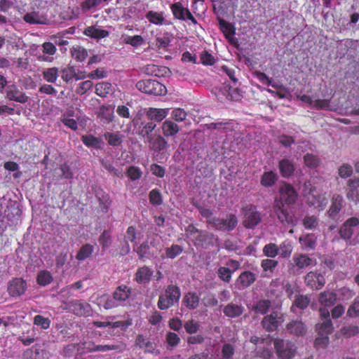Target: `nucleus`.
<instances>
[{
	"mask_svg": "<svg viewBox=\"0 0 359 359\" xmlns=\"http://www.w3.org/2000/svg\"><path fill=\"white\" fill-rule=\"evenodd\" d=\"M131 295V288L122 285L116 288L112 297L102 295L97 298V304L105 309H111L126 304Z\"/></svg>",
	"mask_w": 359,
	"mask_h": 359,
	"instance_id": "nucleus-1",
	"label": "nucleus"
},
{
	"mask_svg": "<svg viewBox=\"0 0 359 359\" xmlns=\"http://www.w3.org/2000/svg\"><path fill=\"white\" fill-rule=\"evenodd\" d=\"M181 297L180 287L173 284L168 285L163 292L159 294L157 306L160 310H168L175 304H178Z\"/></svg>",
	"mask_w": 359,
	"mask_h": 359,
	"instance_id": "nucleus-2",
	"label": "nucleus"
},
{
	"mask_svg": "<svg viewBox=\"0 0 359 359\" xmlns=\"http://www.w3.org/2000/svg\"><path fill=\"white\" fill-rule=\"evenodd\" d=\"M187 231L192 237L194 245L203 248H208L214 245V235L206 231H202L196 229L192 225H189Z\"/></svg>",
	"mask_w": 359,
	"mask_h": 359,
	"instance_id": "nucleus-3",
	"label": "nucleus"
},
{
	"mask_svg": "<svg viewBox=\"0 0 359 359\" xmlns=\"http://www.w3.org/2000/svg\"><path fill=\"white\" fill-rule=\"evenodd\" d=\"M135 86L140 91L152 95H163L166 93V88L154 79H144L136 83Z\"/></svg>",
	"mask_w": 359,
	"mask_h": 359,
	"instance_id": "nucleus-4",
	"label": "nucleus"
},
{
	"mask_svg": "<svg viewBox=\"0 0 359 359\" xmlns=\"http://www.w3.org/2000/svg\"><path fill=\"white\" fill-rule=\"evenodd\" d=\"M243 226L247 229L255 228L262 221L261 213L254 205H247L242 208Z\"/></svg>",
	"mask_w": 359,
	"mask_h": 359,
	"instance_id": "nucleus-5",
	"label": "nucleus"
},
{
	"mask_svg": "<svg viewBox=\"0 0 359 359\" xmlns=\"http://www.w3.org/2000/svg\"><path fill=\"white\" fill-rule=\"evenodd\" d=\"M273 211L276 214L278 219L282 224H291L294 226L297 222V219L289 210L288 207L280 200L276 199L273 205Z\"/></svg>",
	"mask_w": 359,
	"mask_h": 359,
	"instance_id": "nucleus-6",
	"label": "nucleus"
},
{
	"mask_svg": "<svg viewBox=\"0 0 359 359\" xmlns=\"http://www.w3.org/2000/svg\"><path fill=\"white\" fill-rule=\"evenodd\" d=\"M274 346L281 359H291L296 354L297 347L292 341L277 339L274 341Z\"/></svg>",
	"mask_w": 359,
	"mask_h": 359,
	"instance_id": "nucleus-7",
	"label": "nucleus"
},
{
	"mask_svg": "<svg viewBox=\"0 0 359 359\" xmlns=\"http://www.w3.org/2000/svg\"><path fill=\"white\" fill-rule=\"evenodd\" d=\"M212 227L217 231H233L238 224V219L234 214H227L225 218L216 217L213 219Z\"/></svg>",
	"mask_w": 359,
	"mask_h": 359,
	"instance_id": "nucleus-8",
	"label": "nucleus"
},
{
	"mask_svg": "<svg viewBox=\"0 0 359 359\" xmlns=\"http://www.w3.org/2000/svg\"><path fill=\"white\" fill-rule=\"evenodd\" d=\"M170 10L175 19L182 21L190 20L194 25L198 24L196 19L191 14L189 8L184 6L181 2L171 4Z\"/></svg>",
	"mask_w": 359,
	"mask_h": 359,
	"instance_id": "nucleus-9",
	"label": "nucleus"
},
{
	"mask_svg": "<svg viewBox=\"0 0 359 359\" xmlns=\"http://www.w3.org/2000/svg\"><path fill=\"white\" fill-rule=\"evenodd\" d=\"M284 318L282 313L273 311L266 315L262 320V325L267 332H273L283 323Z\"/></svg>",
	"mask_w": 359,
	"mask_h": 359,
	"instance_id": "nucleus-10",
	"label": "nucleus"
},
{
	"mask_svg": "<svg viewBox=\"0 0 359 359\" xmlns=\"http://www.w3.org/2000/svg\"><path fill=\"white\" fill-rule=\"evenodd\" d=\"M319 312L323 322L316 325V330L320 335L329 334L333 330V325L330 318V311L325 308H320Z\"/></svg>",
	"mask_w": 359,
	"mask_h": 359,
	"instance_id": "nucleus-11",
	"label": "nucleus"
},
{
	"mask_svg": "<svg viewBox=\"0 0 359 359\" xmlns=\"http://www.w3.org/2000/svg\"><path fill=\"white\" fill-rule=\"evenodd\" d=\"M306 285L312 290H320L325 284V278L318 271H310L304 277Z\"/></svg>",
	"mask_w": 359,
	"mask_h": 359,
	"instance_id": "nucleus-12",
	"label": "nucleus"
},
{
	"mask_svg": "<svg viewBox=\"0 0 359 359\" xmlns=\"http://www.w3.org/2000/svg\"><path fill=\"white\" fill-rule=\"evenodd\" d=\"M313 259L306 254L295 253L290 263V270H302L313 265Z\"/></svg>",
	"mask_w": 359,
	"mask_h": 359,
	"instance_id": "nucleus-13",
	"label": "nucleus"
},
{
	"mask_svg": "<svg viewBox=\"0 0 359 359\" xmlns=\"http://www.w3.org/2000/svg\"><path fill=\"white\" fill-rule=\"evenodd\" d=\"M135 344L142 349L144 353H152L155 355L160 353L159 350L157 349L156 344L142 334H138L136 337Z\"/></svg>",
	"mask_w": 359,
	"mask_h": 359,
	"instance_id": "nucleus-14",
	"label": "nucleus"
},
{
	"mask_svg": "<svg viewBox=\"0 0 359 359\" xmlns=\"http://www.w3.org/2000/svg\"><path fill=\"white\" fill-rule=\"evenodd\" d=\"M69 307L72 312L79 316H89L92 313L90 305L80 300L74 299L70 301Z\"/></svg>",
	"mask_w": 359,
	"mask_h": 359,
	"instance_id": "nucleus-15",
	"label": "nucleus"
},
{
	"mask_svg": "<svg viewBox=\"0 0 359 359\" xmlns=\"http://www.w3.org/2000/svg\"><path fill=\"white\" fill-rule=\"evenodd\" d=\"M285 331L296 337H303L306 334L307 327L302 320H292L286 325Z\"/></svg>",
	"mask_w": 359,
	"mask_h": 359,
	"instance_id": "nucleus-16",
	"label": "nucleus"
},
{
	"mask_svg": "<svg viewBox=\"0 0 359 359\" xmlns=\"http://www.w3.org/2000/svg\"><path fill=\"white\" fill-rule=\"evenodd\" d=\"M27 290L26 282L20 278H15L9 282L8 292L12 297H18L23 294Z\"/></svg>",
	"mask_w": 359,
	"mask_h": 359,
	"instance_id": "nucleus-17",
	"label": "nucleus"
},
{
	"mask_svg": "<svg viewBox=\"0 0 359 359\" xmlns=\"http://www.w3.org/2000/svg\"><path fill=\"white\" fill-rule=\"evenodd\" d=\"M359 225V219L357 217H353L348 219L340 227L339 233L341 238L348 240L351 238L353 230V227Z\"/></svg>",
	"mask_w": 359,
	"mask_h": 359,
	"instance_id": "nucleus-18",
	"label": "nucleus"
},
{
	"mask_svg": "<svg viewBox=\"0 0 359 359\" xmlns=\"http://www.w3.org/2000/svg\"><path fill=\"white\" fill-rule=\"evenodd\" d=\"M306 203L310 207H313L318 211H321L327 206L328 199L325 194H321L316 191L313 195L309 196Z\"/></svg>",
	"mask_w": 359,
	"mask_h": 359,
	"instance_id": "nucleus-19",
	"label": "nucleus"
},
{
	"mask_svg": "<svg viewBox=\"0 0 359 359\" xmlns=\"http://www.w3.org/2000/svg\"><path fill=\"white\" fill-rule=\"evenodd\" d=\"M154 271L147 266L139 267L135 273L134 280L139 284L146 285L150 282Z\"/></svg>",
	"mask_w": 359,
	"mask_h": 359,
	"instance_id": "nucleus-20",
	"label": "nucleus"
},
{
	"mask_svg": "<svg viewBox=\"0 0 359 359\" xmlns=\"http://www.w3.org/2000/svg\"><path fill=\"white\" fill-rule=\"evenodd\" d=\"M280 198L284 203L293 204L297 199V194L294 189L290 184L283 185L280 191Z\"/></svg>",
	"mask_w": 359,
	"mask_h": 359,
	"instance_id": "nucleus-21",
	"label": "nucleus"
},
{
	"mask_svg": "<svg viewBox=\"0 0 359 359\" xmlns=\"http://www.w3.org/2000/svg\"><path fill=\"white\" fill-rule=\"evenodd\" d=\"M343 206V197L339 194L334 195L332 198L331 205L327 212V216L331 219H335Z\"/></svg>",
	"mask_w": 359,
	"mask_h": 359,
	"instance_id": "nucleus-22",
	"label": "nucleus"
},
{
	"mask_svg": "<svg viewBox=\"0 0 359 359\" xmlns=\"http://www.w3.org/2000/svg\"><path fill=\"white\" fill-rule=\"evenodd\" d=\"M6 97L10 100L20 103H25L28 101V97L20 92L15 85H10L6 88Z\"/></svg>",
	"mask_w": 359,
	"mask_h": 359,
	"instance_id": "nucleus-23",
	"label": "nucleus"
},
{
	"mask_svg": "<svg viewBox=\"0 0 359 359\" xmlns=\"http://www.w3.org/2000/svg\"><path fill=\"white\" fill-rule=\"evenodd\" d=\"M299 242L303 250H312L316 248L317 237L313 233H306L299 237Z\"/></svg>",
	"mask_w": 359,
	"mask_h": 359,
	"instance_id": "nucleus-24",
	"label": "nucleus"
},
{
	"mask_svg": "<svg viewBox=\"0 0 359 359\" xmlns=\"http://www.w3.org/2000/svg\"><path fill=\"white\" fill-rule=\"evenodd\" d=\"M133 250L136 252L139 258L141 259H151L156 254L154 250H151L148 241L143 242L137 248H134Z\"/></svg>",
	"mask_w": 359,
	"mask_h": 359,
	"instance_id": "nucleus-25",
	"label": "nucleus"
},
{
	"mask_svg": "<svg viewBox=\"0 0 359 359\" xmlns=\"http://www.w3.org/2000/svg\"><path fill=\"white\" fill-rule=\"evenodd\" d=\"M244 311V307L241 304L231 302L226 305L223 309L224 314L231 318L240 316Z\"/></svg>",
	"mask_w": 359,
	"mask_h": 359,
	"instance_id": "nucleus-26",
	"label": "nucleus"
},
{
	"mask_svg": "<svg viewBox=\"0 0 359 359\" xmlns=\"http://www.w3.org/2000/svg\"><path fill=\"white\" fill-rule=\"evenodd\" d=\"M256 280V276L250 271H244L240 274L237 278V284L240 288H247Z\"/></svg>",
	"mask_w": 359,
	"mask_h": 359,
	"instance_id": "nucleus-27",
	"label": "nucleus"
},
{
	"mask_svg": "<svg viewBox=\"0 0 359 359\" xmlns=\"http://www.w3.org/2000/svg\"><path fill=\"white\" fill-rule=\"evenodd\" d=\"M168 109L149 108L146 116L151 122H161L168 115Z\"/></svg>",
	"mask_w": 359,
	"mask_h": 359,
	"instance_id": "nucleus-28",
	"label": "nucleus"
},
{
	"mask_svg": "<svg viewBox=\"0 0 359 359\" xmlns=\"http://www.w3.org/2000/svg\"><path fill=\"white\" fill-rule=\"evenodd\" d=\"M23 20L27 23L37 25H46L48 21L45 15L36 11L25 14Z\"/></svg>",
	"mask_w": 359,
	"mask_h": 359,
	"instance_id": "nucleus-29",
	"label": "nucleus"
},
{
	"mask_svg": "<svg viewBox=\"0 0 359 359\" xmlns=\"http://www.w3.org/2000/svg\"><path fill=\"white\" fill-rule=\"evenodd\" d=\"M199 302L200 298L195 292H188L182 299V304L190 310L196 309L199 305Z\"/></svg>",
	"mask_w": 359,
	"mask_h": 359,
	"instance_id": "nucleus-30",
	"label": "nucleus"
},
{
	"mask_svg": "<svg viewBox=\"0 0 359 359\" xmlns=\"http://www.w3.org/2000/svg\"><path fill=\"white\" fill-rule=\"evenodd\" d=\"M180 130V127L173 121L167 119L162 124L163 135L166 137L175 136Z\"/></svg>",
	"mask_w": 359,
	"mask_h": 359,
	"instance_id": "nucleus-31",
	"label": "nucleus"
},
{
	"mask_svg": "<svg viewBox=\"0 0 359 359\" xmlns=\"http://www.w3.org/2000/svg\"><path fill=\"white\" fill-rule=\"evenodd\" d=\"M146 18L148 21L152 24L156 25H170V22H167V20L164 18L163 14L162 12H156L154 11H149L146 14Z\"/></svg>",
	"mask_w": 359,
	"mask_h": 359,
	"instance_id": "nucleus-32",
	"label": "nucleus"
},
{
	"mask_svg": "<svg viewBox=\"0 0 359 359\" xmlns=\"http://www.w3.org/2000/svg\"><path fill=\"white\" fill-rule=\"evenodd\" d=\"M350 187L346 196L354 202H359V179H352L348 181Z\"/></svg>",
	"mask_w": 359,
	"mask_h": 359,
	"instance_id": "nucleus-33",
	"label": "nucleus"
},
{
	"mask_svg": "<svg viewBox=\"0 0 359 359\" xmlns=\"http://www.w3.org/2000/svg\"><path fill=\"white\" fill-rule=\"evenodd\" d=\"M278 262L273 259H264L261 262V267L263 271L265 273L263 276L270 277L273 273L274 270L277 267Z\"/></svg>",
	"mask_w": 359,
	"mask_h": 359,
	"instance_id": "nucleus-34",
	"label": "nucleus"
},
{
	"mask_svg": "<svg viewBox=\"0 0 359 359\" xmlns=\"http://www.w3.org/2000/svg\"><path fill=\"white\" fill-rule=\"evenodd\" d=\"M104 137L108 144L113 147H118L121 144L124 135L120 133L107 132L104 134Z\"/></svg>",
	"mask_w": 359,
	"mask_h": 359,
	"instance_id": "nucleus-35",
	"label": "nucleus"
},
{
	"mask_svg": "<svg viewBox=\"0 0 359 359\" xmlns=\"http://www.w3.org/2000/svg\"><path fill=\"white\" fill-rule=\"evenodd\" d=\"M144 72L148 75L161 76L165 75L167 72H169V69L165 67H158L151 64L144 67Z\"/></svg>",
	"mask_w": 359,
	"mask_h": 359,
	"instance_id": "nucleus-36",
	"label": "nucleus"
},
{
	"mask_svg": "<svg viewBox=\"0 0 359 359\" xmlns=\"http://www.w3.org/2000/svg\"><path fill=\"white\" fill-rule=\"evenodd\" d=\"M271 307V302L269 299H260L252 306V310L257 314H266Z\"/></svg>",
	"mask_w": 359,
	"mask_h": 359,
	"instance_id": "nucleus-37",
	"label": "nucleus"
},
{
	"mask_svg": "<svg viewBox=\"0 0 359 359\" xmlns=\"http://www.w3.org/2000/svg\"><path fill=\"white\" fill-rule=\"evenodd\" d=\"M212 93H214L219 102H225L226 101H229V86L224 83L219 88L216 87L213 88Z\"/></svg>",
	"mask_w": 359,
	"mask_h": 359,
	"instance_id": "nucleus-38",
	"label": "nucleus"
},
{
	"mask_svg": "<svg viewBox=\"0 0 359 359\" xmlns=\"http://www.w3.org/2000/svg\"><path fill=\"white\" fill-rule=\"evenodd\" d=\"M279 167L284 177H289L294 170L293 163L288 158H283L279 163Z\"/></svg>",
	"mask_w": 359,
	"mask_h": 359,
	"instance_id": "nucleus-39",
	"label": "nucleus"
},
{
	"mask_svg": "<svg viewBox=\"0 0 359 359\" xmlns=\"http://www.w3.org/2000/svg\"><path fill=\"white\" fill-rule=\"evenodd\" d=\"M84 34L94 39H103L109 35V32L104 29H98L95 27H88L84 32Z\"/></svg>",
	"mask_w": 359,
	"mask_h": 359,
	"instance_id": "nucleus-40",
	"label": "nucleus"
},
{
	"mask_svg": "<svg viewBox=\"0 0 359 359\" xmlns=\"http://www.w3.org/2000/svg\"><path fill=\"white\" fill-rule=\"evenodd\" d=\"M337 301L336 294L332 292H324L319 296V302L324 306H332Z\"/></svg>",
	"mask_w": 359,
	"mask_h": 359,
	"instance_id": "nucleus-41",
	"label": "nucleus"
},
{
	"mask_svg": "<svg viewBox=\"0 0 359 359\" xmlns=\"http://www.w3.org/2000/svg\"><path fill=\"white\" fill-rule=\"evenodd\" d=\"M278 180V175L273 171L264 172L261 177V184L264 187H270Z\"/></svg>",
	"mask_w": 359,
	"mask_h": 359,
	"instance_id": "nucleus-42",
	"label": "nucleus"
},
{
	"mask_svg": "<svg viewBox=\"0 0 359 359\" xmlns=\"http://www.w3.org/2000/svg\"><path fill=\"white\" fill-rule=\"evenodd\" d=\"M150 146L152 150L161 152L168 147L166 140L161 135L150 140Z\"/></svg>",
	"mask_w": 359,
	"mask_h": 359,
	"instance_id": "nucleus-43",
	"label": "nucleus"
},
{
	"mask_svg": "<svg viewBox=\"0 0 359 359\" xmlns=\"http://www.w3.org/2000/svg\"><path fill=\"white\" fill-rule=\"evenodd\" d=\"M302 224L306 229L314 231L319 226V219L315 215H306L302 219Z\"/></svg>",
	"mask_w": 359,
	"mask_h": 359,
	"instance_id": "nucleus-44",
	"label": "nucleus"
},
{
	"mask_svg": "<svg viewBox=\"0 0 359 359\" xmlns=\"http://www.w3.org/2000/svg\"><path fill=\"white\" fill-rule=\"evenodd\" d=\"M98 117L104 121V123H109L112 121L113 118V109L110 106L102 105L100 108Z\"/></svg>",
	"mask_w": 359,
	"mask_h": 359,
	"instance_id": "nucleus-45",
	"label": "nucleus"
},
{
	"mask_svg": "<svg viewBox=\"0 0 359 359\" xmlns=\"http://www.w3.org/2000/svg\"><path fill=\"white\" fill-rule=\"evenodd\" d=\"M93 250V245L90 244H85L80 248L76 256V258L79 261H83L88 258L92 255Z\"/></svg>",
	"mask_w": 359,
	"mask_h": 359,
	"instance_id": "nucleus-46",
	"label": "nucleus"
},
{
	"mask_svg": "<svg viewBox=\"0 0 359 359\" xmlns=\"http://www.w3.org/2000/svg\"><path fill=\"white\" fill-rule=\"evenodd\" d=\"M278 249V254L280 255V257L282 258H287L292 254L293 246L291 242L285 241L280 244Z\"/></svg>",
	"mask_w": 359,
	"mask_h": 359,
	"instance_id": "nucleus-47",
	"label": "nucleus"
},
{
	"mask_svg": "<svg viewBox=\"0 0 359 359\" xmlns=\"http://www.w3.org/2000/svg\"><path fill=\"white\" fill-rule=\"evenodd\" d=\"M61 77L66 83H70L76 76V69L73 66H67L63 68L61 72Z\"/></svg>",
	"mask_w": 359,
	"mask_h": 359,
	"instance_id": "nucleus-48",
	"label": "nucleus"
},
{
	"mask_svg": "<svg viewBox=\"0 0 359 359\" xmlns=\"http://www.w3.org/2000/svg\"><path fill=\"white\" fill-rule=\"evenodd\" d=\"M72 57L79 62H83L88 57V52L86 49L81 46L73 47L71 49Z\"/></svg>",
	"mask_w": 359,
	"mask_h": 359,
	"instance_id": "nucleus-49",
	"label": "nucleus"
},
{
	"mask_svg": "<svg viewBox=\"0 0 359 359\" xmlns=\"http://www.w3.org/2000/svg\"><path fill=\"white\" fill-rule=\"evenodd\" d=\"M83 142L88 147L99 149L102 147L103 142L97 137L93 135H84L82 137Z\"/></svg>",
	"mask_w": 359,
	"mask_h": 359,
	"instance_id": "nucleus-50",
	"label": "nucleus"
},
{
	"mask_svg": "<svg viewBox=\"0 0 359 359\" xmlns=\"http://www.w3.org/2000/svg\"><path fill=\"white\" fill-rule=\"evenodd\" d=\"M111 90V84L108 82L98 83L95 86V93L100 97H106Z\"/></svg>",
	"mask_w": 359,
	"mask_h": 359,
	"instance_id": "nucleus-51",
	"label": "nucleus"
},
{
	"mask_svg": "<svg viewBox=\"0 0 359 359\" xmlns=\"http://www.w3.org/2000/svg\"><path fill=\"white\" fill-rule=\"evenodd\" d=\"M42 75L48 83H55L58 76V69L57 67L48 68L42 72Z\"/></svg>",
	"mask_w": 359,
	"mask_h": 359,
	"instance_id": "nucleus-52",
	"label": "nucleus"
},
{
	"mask_svg": "<svg viewBox=\"0 0 359 359\" xmlns=\"http://www.w3.org/2000/svg\"><path fill=\"white\" fill-rule=\"evenodd\" d=\"M279 252L278 246L273 243L266 244L263 248V254L271 259L276 257Z\"/></svg>",
	"mask_w": 359,
	"mask_h": 359,
	"instance_id": "nucleus-53",
	"label": "nucleus"
},
{
	"mask_svg": "<svg viewBox=\"0 0 359 359\" xmlns=\"http://www.w3.org/2000/svg\"><path fill=\"white\" fill-rule=\"evenodd\" d=\"M219 25L220 29L225 34L226 38H229V36H232L235 34V28L233 25L227 22L224 19H219Z\"/></svg>",
	"mask_w": 359,
	"mask_h": 359,
	"instance_id": "nucleus-54",
	"label": "nucleus"
},
{
	"mask_svg": "<svg viewBox=\"0 0 359 359\" xmlns=\"http://www.w3.org/2000/svg\"><path fill=\"white\" fill-rule=\"evenodd\" d=\"M33 323L43 330H47L50 327L51 321L48 318H45L41 315H36L34 317Z\"/></svg>",
	"mask_w": 359,
	"mask_h": 359,
	"instance_id": "nucleus-55",
	"label": "nucleus"
},
{
	"mask_svg": "<svg viewBox=\"0 0 359 359\" xmlns=\"http://www.w3.org/2000/svg\"><path fill=\"white\" fill-rule=\"evenodd\" d=\"M202 302L205 307H214L217 306L218 299L215 294L208 292L203 297Z\"/></svg>",
	"mask_w": 359,
	"mask_h": 359,
	"instance_id": "nucleus-56",
	"label": "nucleus"
},
{
	"mask_svg": "<svg viewBox=\"0 0 359 359\" xmlns=\"http://www.w3.org/2000/svg\"><path fill=\"white\" fill-rule=\"evenodd\" d=\"M53 277L50 272L43 271L37 276V283L41 286H46L51 283Z\"/></svg>",
	"mask_w": 359,
	"mask_h": 359,
	"instance_id": "nucleus-57",
	"label": "nucleus"
},
{
	"mask_svg": "<svg viewBox=\"0 0 359 359\" xmlns=\"http://www.w3.org/2000/svg\"><path fill=\"white\" fill-rule=\"evenodd\" d=\"M165 341L170 348L176 347L180 342V337L175 332H168L165 334Z\"/></svg>",
	"mask_w": 359,
	"mask_h": 359,
	"instance_id": "nucleus-58",
	"label": "nucleus"
},
{
	"mask_svg": "<svg viewBox=\"0 0 359 359\" xmlns=\"http://www.w3.org/2000/svg\"><path fill=\"white\" fill-rule=\"evenodd\" d=\"M156 124L154 122H148L142 123L139 127V134L143 137L148 136L156 128Z\"/></svg>",
	"mask_w": 359,
	"mask_h": 359,
	"instance_id": "nucleus-59",
	"label": "nucleus"
},
{
	"mask_svg": "<svg viewBox=\"0 0 359 359\" xmlns=\"http://www.w3.org/2000/svg\"><path fill=\"white\" fill-rule=\"evenodd\" d=\"M183 251V248L179 245H172L170 248H166L165 255L168 258L174 259Z\"/></svg>",
	"mask_w": 359,
	"mask_h": 359,
	"instance_id": "nucleus-60",
	"label": "nucleus"
},
{
	"mask_svg": "<svg viewBox=\"0 0 359 359\" xmlns=\"http://www.w3.org/2000/svg\"><path fill=\"white\" fill-rule=\"evenodd\" d=\"M184 327L188 334H192L196 333L200 328V324L195 320H189L184 324Z\"/></svg>",
	"mask_w": 359,
	"mask_h": 359,
	"instance_id": "nucleus-61",
	"label": "nucleus"
},
{
	"mask_svg": "<svg viewBox=\"0 0 359 359\" xmlns=\"http://www.w3.org/2000/svg\"><path fill=\"white\" fill-rule=\"evenodd\" d=\"M217 274L222 280L229 283L231 279L232 271L227 267L221 266L218 269Z\"/></svg>",
	"mask_w": 359,
	"mask_h": 359,
	"instance_id": "nucleus-62",
	"label": "nucleus"
},
{
	"mask_svg": "<svg viewBox=\"0 0 359 359\" xmlns=\"http://www.w3.org/2000/svg\"><path fill=\"white\" fill-rule=\"evenodd\" d=\"M170 116L176 122H182L186 120L187 114L184 109L182 108H177L171 111Z\"/></svg>",
	"mask_w": 359,
	"mask_h": 359,
	"instance_id": "nucleus-63",
	"label": "nucleus"
},
{
	"mask_svg": "<svg viewBox=\"0 0 359 359\" xmlns=\"http://www.w3.org/2000/svg\"><path fill=\"white\" fill-rule=\"evenodd\" d=\"M137 230L136 228L133 226H130L128 227L126 230V233L124 236V242L125 243H135L137 239Z\"/></svg>",
	"mask_w": 359,
	"mask_h": 359,
	"instance_id": "nucleus-64",
	"label": "nucleus"
}]
</instances>
